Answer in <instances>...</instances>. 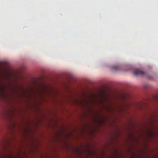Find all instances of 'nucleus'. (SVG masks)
Here are the masks:
<instances>
[{
  "label": "nucleus",
  "mask_w": 158,
  "mask_h": 158,
  "mask_svg": "<svg viewBox=\"0 0 158 158\" xmlns=\"http://www.w3.org/2000/svg\"><path fill=\"white\" fill-rule=\"evenodd\" d=\"M156 99H158V94L156 96Z\"/></svg>",
  "instance_id": "20e7f679"
},
{
  "label": "nucleus",
  "mask_w": 158,
  "mask_h": 158,
  "mask_svg": "<svg viewBox=\"0 0 158 158\" xmlns=\"http://www.w3.org/2000/svg\"><path fill=\"white\" fill-rule=\"evenodd\" d=\"M0 158H21V156L20 154L14 156L10 152L6 154L0 152Z\"/></svg>",
  "instance_id": "f257e3e1"
},
{
  "label": "nucleus",
  "mask_w": 158,
  "mask_h": 158,
  "mask_svg": "<svg viewBox=\"0 0 158 158\" xmlns=\"http://www.w3.org/2000/svg\"><path fill=\"white\" fill-rule=\"evenodd\" d=\"M135 75H143L145 73L144 72L138 69L135 70L134 73Z\"/></svg>",
  "instance_id": "f03ea898"
},
{
  "label": "nucleus",
  "mask_w": 158,
  "mask_h": 158,
  "mask_svg": "<svg viewBox=\"0 0 158 158\" xmlns=\"http://www.w3.org/2000/svg\"><path fill=\"white\" fill-rule=\"evenodd\" d=\"M113 69L115 70H119L120 69V67L118 65H115L113 67Z\"/></svg>",
  "instance_id": "7ed1b4c3"
}]
</instances>
